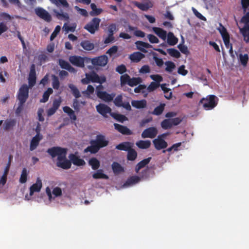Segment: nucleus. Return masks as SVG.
Wrapping results in <instances>:
<instances>
[{
  "instance_id": "12",
  "label": "nucleus",
  "mask_w": 249,
  "mask_h": 249,
  "mask_svg": "<svg viewBox=\"0 0 249 249\" xmlns=\"http://www.w3.org/2000/svg\"><path fill=\"white\" fill-rule=\"evenodd\" d=\"M36 76L35 65L32 64L30 68V71L28 77V83L29 87H33L36 83Z\"/></svg>"
},
{
  "instance_id": "24",
  "label": "nucleus",
  "mask_w": 249,
  "mask_h": 249,
  "mask_svg": "<svg viewBox=\"0 0 249 249\" xmlns=\"http://www.w3.org/2000/svg\"><path fill=\"white\" fill-rule=\"evenodd\" d=\"M141 180V178L137 176H133L129 178L124 184L125 187L133 185L138 183Z\"/></svg>"
},
{
  "instance_id": "7",
  "label": "nucleus",
  "mask_w": 249,
  "mask_h": 249,
  "mask_svg": "<svg viewBox=\"0 0 249 249\" xmlns=\"http://www.w3.org/2000/svg\"><path fill=\"white\" fill-rule=\"evenodd\" d=\"M100 22L101 19L94 18L84 26V28L91 34H94L99 29Z\"/></svg>"
},
{
  "instance_id": "10",
  "label": "nucleus",
  "mask_w": 249,
  "mask_h": 249,
  "mask_svg": "<svg viewBox=\"0 0 249 249\" xmlns=\"http://www.w3.org/2000/svg\"><path fill=\"white\" fill-rule=\"evenodd\" d=\"M108 62L107 55H103L93 58H90V63L94 66H105Z\"/></svg>"
},
{
  "instance_id": "46",
  "label": "nucleus",
  "mask_w": 249,
  "mask_h": 249,
  "mask_svg": "<svg viewBox=\"0 0 249 249\" xmlns=\"http://www.w3.org/2000/svg\"><path fill=\"white\" fill-rule=\"evenodd\" d=\"M161 126L164 129H168L172 127L171 119H166L161 123Z\"/></svg>"
},
{
  "instance_id": "63",
  "label": "nucleus",
  "mask_w": 249,
  "mask_h": 249,
  "mask_svg": "<svg viewBox=\"0 0 249 249\" xmlns=\"http://www.w3.org/2000/svg\"><path fill=\"white\" fill-rule=\"evenodd\" d=\"M150 78L154 80L155 81V82L159 84L163 80L162 76L159 74L151 75H150Z\"/></svg>"
},
{
  "instance_id": "61",
  "label": "nucleus",
  "mask_w": 249,
  "mask_h": 249,
  "mask_svg": "<svg viewBox=\"0 0 249 249\" xmlns=\"http://www.w3.org/2000/svg\"><path fill=\"white\" fill-rule=\"evenodd\" d=\"M178 47L182 53L185 54L189 53L188 48L185 45L182 44H179L178 45Z\"/></svg>"
},
{
  "instance_id": "40",
  "label": "nucleus",
  "mask_w": 249,
  "mask_h": 249,
  "mask_svg": "<svg viewBox=\"0 0 249 249\" xmlns=\"http://www.w3.org/2000/svg\"><path fill=\"white\" fill-rule=\"evenodd\" d=\"M110 115L114 119L121 123H123L124 121L127 120L126 116L121 114L113 112L110 113Z\"/></svg>"
},
{
  "instance_id": "32",
  "label": "nucleus",
  "mask_w": 249,
  "mask_h": 249,
  "mask_svg": "<svg viewBox=\"0 0 249 249\" xmlns=\"http://www.w3.org/2000/svg\"><path fill=\"white\" fill-rule=\"evenodd\" d=\"M151 158L149 157L145 159H143L140 162H139L136 166L135 167V171L136 173H138L140 170L143 167H144L147 164H148Z\"/></svg>"
},
{
  "instance_id": "60",
  "label": "nucleus",
  "mask_w": 249,
  "mask_h": 249,
  "mask_svg": "<svg viewBox=\"0 0 249 249\" xmlns=\"http://www.w3.org/2000/svg\"><path fill=\"white\" fill-rule=\"evenodd\" d=\"M58 64L61 68L66 70H67L70 65V64L67 61L62 59H59Z\"/></svg>"
},
{
  "instance_id": "55",
  "label": "nucleus",
  "mask_w": 249,
  "mask_h": 249,
  "mask_svg": "<svg viewBox=\"0 0 249 249\" xmlns=\"http://www.w3.org/2000/svg\"><path fill=\"white\" fill-rule=\"evenodd\" d=\"M127 71L125 66L124 64L117 66L116 68V71L121 74H123Z\"/></svg>"
},
{
  "instance_id": "27",
  "label": "nucleus",
  "mask_w": 249,
  "mask_h": 249,
  "mask_svg": "<svg viewBox=\"0 0 249 249\" xmlns=\"http://www.w3.org/2000/svg\"><path fill=\"white\" fill-rule=\"evenodd\" d=\"M53 4H55L57 7H62L63 8L69 7V4L67 0H49Z\"/></svg>"
},
{
  "instance_id": "36",
  "label": "nucleus",
  "mask_w": 249,
  "mask_h": 249,
  "mask_svg": "<svg viewBox=\"0 0 249 249\" xmlns=\"http://www.w3.org/2000/svg\"><path fill=\"white\" fill-rule=\"evenodd\" d=\"M68 87L71 89V93L75 98V99H77L81 96L79 89L75 85L70 84L68 85Z\"/></svg>"
},
{
  "instance_id": "35",
  "label": "nucleus",
  "mask_w": 249,
  "mask_h": 249,
  "mask_svg": "<svg viewBox=\"0 0 249 249\" xmlns=\"http://www.w3.org/2000/svg\"><path fill=\"white\" fill-rule=\"evenodd\" d=\"M178 41V39L175 36L174 34L172 32H169L167 35V43L171 46L176 45Z\"/></svg>"
},
{
  "instance_id": "31",
  "label": "nucleus",
  "mask_w": 249,
  "mask_h": 249,
  "mask_svg": "<svg viewBox=\"0 0 249 249\" xmlns=\"http://www.w3.org/2000/svg\"><path fill=\"white\" fill-rule=\"evenodd\" d=\"M90 7L92 11L89 12V15L92 17L98 16L103 11L102 8H98L96 5L94 3H91Z\"/></svg>"
},
{
  "instance_id": "23",
  "label": "nucleus",
  "mask_w": 249,
  "mask_h": 249,
  "mask_svg": "<svg viewBox=\"0 0 249 249\" xmlns=\"http://www.w3.org/2000/svg\"><path fill=\"white\" fill-rule=\"evenodd\" d=\"M240 33L243 36L246 43L249 42V24H245L243 27L240 28Z\"/></svg>"
},
{
  "instance_id": "58",
  "label": "nucleus",
  "mask_w": 249,
  "mask_h": 249,
  "mask_svg": "<svg viewBox=\"0 0 249 249\" xmlns=\"http://www.w3.org/2000/svg\"><path fill=\"white\" fill-rule=\"evenodd\" d=\"M116 30L117 28L116 24L114 23L110 24L107 28L108 34L113 36L114 32Z\"/></svg>"
},
{
  "instance_id": "29",
  "label": "nucleus",
  "mask_w": 249,
  "mask_h": 249,
  "mask_svg": "<svg viewBox=\"0 0 249 249\" xmlns=\"http://www.w3.org/2000/svg\"><path fill=\"white\" fill-rule=\"evenodd\" d=\"M131 105L136 108H143L146 107V101L145 100H133L131 102Z\"/></svg>"
},
{
  "instance_id": "49",
  "label": "nucleus",
  "mask_w": 249,
  "mask_h": 249,
  "mask_svg": "<svg viewBox=\"0 0 249 249\" xmlns=\"http://www.w3.org/2000/svg\"><path fill=\"white\" fill-rule=\"evenodd\" d=\"M168 53L172 57L178 58L180 56V53L178 51L174 48L168 49Z\"/></svg>"
},
{
  "instance_id": "8",
  "label": "nucleus",
  "mask_w": 249,
  "mask_h": 249,
  "mask_svg": "<svg viewBox=\"0 0 249 249\" xmlns=\"http://www.w3.org/2000/svg\"><path fill=\"white\" fill-rule=\"evenodd\" d=\"M29 87L26 84L22 85L19 89L17 98L21 104H24L29 97Z\"/></svg>"
},
{
  "instance_id": "21",
  "label": "nucleus",
  "mask_w": 249,
  "mask_h": 249,
  "mask_svg": "<svg viewBox=\"0 0 249 249\" xmlns=\"http://www.w3.org/2000/svg\"><path fill=\"white\" fill-rule=\"evenodd\" d=\"M114 125L115 128L123 135H130L132 134V132L125 126L116 123L114 124Z\"/></svg>"
},
{
  "instance_id": "6",
  "label": "nucleus",
  "mask_w": 249,
  "mask_h": 249,
  "mask_svg": "<svg viewBox=\"0 0 249 249\" xmlns=\"http://www.w3.org/2000/svg\"><path fill=\"white\" fill-rule=\"evenodd\" d=\"M69 60L72 65L81 68H85V64L90 63V58L86 56L82 57L74 55L70 56Z\"/></svg>"
},
{
  "instance_id": "51",
  "label": "nucleus",
  "mask_w": 249,
  "mask_h": 249,
  "mask_svg": "<svg viewBox=\"0 0 249 249\" xmlns=\"http://www.w3.org/2000/svg\"><path fill=\"white\" fill-rule=\"evenodd\" d=\"M76 27V25L74 23L73 24L72 26H69L67 25V23H65L63 29L67 32H74L75 30Z\"/></svg>"
},
{
  "instance_id": "22",
  "label": "nucleus",
  "mask_w": 249,
  "mask_h": 249,
  "mask_svg": "<svg viewBox=\"0 0 249 249\" xmlns=\"http://www.w3.org/2000/svg\"><path fill=\"white\" fill-rule=\"evenodd\" d=\"M144 57L145 55L142 53L139 52H136L130 54L129 56V58L130 59L131 62L134 63H138L140 62Z\"/></svg>"
},
{
  "instance_id": "15",
  "label": "nucleus",
  "mask_w": 249,
  "mask_h": 249,
  "mask_svg": "<svg viewBox=\"0 0 249 249\" xmlns=\"http://www.w3.org/2000/svg\"><path fill=\"white\" fill-rule=\"evenodd\" d=\"M52 11L54 16L59 20L68 21L69 19V14L66 12H64L62 9H60L58 11L57 9H53Z\"/></svg>"
},
{
  "instance_id": "44",
  "label": "nucleus",
  "mask_w": 249,
  "mask_h": 249,
  "mask_svg": "<svg viewBox=\"0 0 249 249\" xmlns=\"http://www.w3.org/2000/svg\"><path fill=\"white\" fill-rule=\"evenodd\" d=\"M52 86L54 89H58L60 87V82L59 81L58 77L54 74H52Z\"/></svg>"
},
{
  "instance_id": "59",
  "label": "nucleus",
  "mask_w": 249,
  "mask_h": 249,
  "mask_svg": "<svg viewBox=\"0 0 249 249\" xmlns=\"http://www.w3.org/2000/svg\"><path fill=\"white\" fill-rule=\"evenodd\" d=\"M72 107L76 112H79L80 111V102L77 99H74L73 100Z\"/></svg>"
},
{
  "instance_id": "11",
  "label": "nucleus",
  "mask_w": 249,
  "mask_h": 249,
  "mask_svg": "<svg viewBox=\"0 0 249 249\" xmlns=\"http://www.w3.org/2000/svg\"><path fill=\"white\" fill-rule=\"evenodd\" d=\"M158 133V130L156 127H149L144 129L142 133V138L153 139L156 137Z\"/></svg>"
},
{
  "instance_id": "17",
  "label": "nucleus",
  "mask_w": 249,
  "mask_h": 249,
  "mask_svg": "<svg viewBox=\"0 0 249 249\" xmlns=\"http://www.w3.org/2000/svg\"><path fill=\"white\" fill-rule=\"evenodd\" d=\"M42 186V181L39 178H37L36 183H34L30 188V195H33L35 192H39Z\"/></svg>"
},
{
  "instance_id": "20",
  "label": "nucleus",
  "mask_w": 249,
  "mask_h": 249,
  "mask_svg": "<svg viewBox=\"0 0 249 249\" xmlns=\"http://www.w3.org/2000/svg\"><path fill=\"white\" fill-rule=\"evenodd\" d=\"M42 135H36L31 140L30 145V150L33 151L39 145L40 141L42 139Z\"/></svg>"
},
{
  "instance_id": "26",
  "label": "nucleus",
  "mask_w": 249,
  "mask_h": 249,
  "mask_svg": "<svg viewBox=\"0 0 249 249\" xmlns=\"http://www.w3.org/2000/svg\"><path fill=\"white\" fill-rule=\"evenodd\" d=\"M80 46L86 51H91L94 48V44L88 40H83L80 43Z\"/></svg>"
},
{
  "instance_id": "64",
  "label": "nucleus",
  "mask_w": 249,
  "mask_h": 249,
  "mask_svg": "<svg viewBox=\"0 0 249 249\" xmlns=\"http://www.w3.org/2000/svg\"><path fill=\"white\" fill-rule=\"evenodd\" d=\"M240 22L245 24H249V11L241 18Z\"/></svg>"
},
{
  "instance_id": "14",
  "label": "nucleus",
  "mask_w": 249,
  "mask_h": 249,
  "mask_svg": "<svg viewBox=\"0 0 249 249\" xmlns=\"http://www.w3.org/2000/svg\"><path fill=\"white\" fill-rule=\"evenodd\" d=\"M155 148L158 150L166 148L168 146L167 142L163 139H160L159 137L155 139L153 141Z\"/></svg>"
},
{
  "instance_id": "4",
  "label": "nucleus",
  "mask_w": 249,
  "mask_h": 249,
  "mask_svg": "<svg viewBox=\"0 0 249 249\" xmlns=\"http://www.w3.org/2000/svg\"><path fill=\"white\" fill-rule=\"evenodd\" d=\"M218 99L214 95H208L206 98H202L199 102V105H202L204 109L211 110L217 105Z\"/></svg>"
},
{
  "instance_id": "38",
  "label": "nucleus",
  "mask_w": 249,
  "mask_h": 249,
  "mask_svg": "<svg viewBox=\"0 0 249 249\" xmlns=\"http://www.w3.org/2000/svg\"><path fill=\"white\" fill-rule=\"evenodd\" d=\"M92 177L94 179H108V177L103 173L102 169L98 170L97 171L92 175Z\"/></svg>"
},
{
  "instance_id": "13",
  "label": "nucleus",
  "mask_w": 249,
  "mask_h": 249,
  "mask_svg": "<svg viewBox=\"0 0 249 249\" xmlns=\"http://www.w3.org/2000/svg\"><path fill=\"white\" fill-rule=\"evenodd\" d=\"M97 112L104 117H106L107 114L111 113V109L108 106L100 103L96 107Z\"/></svg>"
},
{
  "instance_id": "43",
  "label": "nucleus",
  "mask_w": 249,
  "mask_h": 249,
  "mask_svg": "<svg viewBox=\"0 0 249 249\" xmlns=\"http://www.w3.org/2000/svg\"><path fill=\"white\" fill-rule=\"evenodd\" d=\"M239 60L241 65L244 67H246L249 61V56L248 54H243L240 53L239 55Z\"/></svg>"
},
{
  "instance_id": "28",
  "label": "nucleus",
  "mask_w": 249,
  "mask_h": 249,
  "mask_svg": "<svg viewBox=\"0 0 249 249\" xmlns=\"http://www.w3.org/2000/svg\"><path fill=\"white\" fill-rule=\"evenodd\" d=\"M64 112L68 114L71 120L72 121H76L77 117L73 111L70 107L68 106H65L63 107Z\"/></svg>"
},
{
  "instance_id": "33",
  "label": "nucleus",
  "mask_w": 249,
  "mask_h": 249,
  "mask_svg": "<svg viewBox=\"0 0 249 249\" xmlns=\"http://www.w3.org/2000/svg\"><path fill=\"white\" fill-rule=\"evenodd\" d=\"M151 144V142L149 140H140L136 143V145L139 148L143 149L150 147Z\"/></svg>"
},
{
  "instance_id": "56",
  "label": "nucleus",
  "mask_w": 249,
  "mask_h": 249,
  "mask_svg": "<svg viewBox=\"0 0 249 249\" xmlns=\"http://www.w3.org/2000/svg\"><path fill=\"white\" fill-rule=\"evenodd\" d=\"M94 91V88L92 85H88L87 90L83 91L82 93L89 96L90 94L93 93Z\"/></svg>"
},
{
  "instance_id": "57",
  "label": "nucleus",
  "mask_w": 249,
  "mask_h": 249,
  "mask_svg": "<svg viewBox=\"0 0 249 249\" xmlns=\"http://www.w3.org/2000/svg\"><path fill=\"white\" fill-rule=\"evenodd\" d=\"M147 38L149 42L151 43H158L159 42V40L158 37L152 34L148 35Z\"/></svg>"
},
{
  "instance_id": "39",
  "label": "nucleus",
  "mask_w": 249,
  "mask_h": 249,
  "mask_svg": "<svg viewBox=\"0 0 249 249\" xmlns=\"http://www.w3.org/2000/svg\"><path fill=\"white\" fill-rule=\"evenodd\" d=\"M89 164L93 170H97L100 167V161L95 158H91L89 161Z\"/></svg>"
},
{
  "instance_id": "45",
  "label": "nucleus",
  "mask_w": 249,
  "mask_h": 249,
  "mask_svg": "<svg viewBox=\"0 0 249 249\" xmlns=\"http://www.w3.org/2000/svg\"><path fill=\"white\" fill-rule=\"evenodd\" d=\"M164 64L166 66L165 70L169 73H171L176 68L175 64L172 61H167Z\"/></svg>"
},
{
  "instance_id": "37",
  "label": "nucleus",
  "mask_w": 249,
  "mask_h": 249,
  "mask_svg": "<svg viewBox=\"0 0 249 249\" xmlns=\"http://www.w3.org/2000/svg\"><path fill=\"white\" fill-rule=\"evenodd\" d=\"M165 107V104L164 103H161L160 106L155 108L151 114L157 116L161 115L164 110Z\"/></svg>"
},
{
  "instance_id": "48",
  "label": "nucleus",
  "mask_w": 249,
  "mask_h": 249,
  "mask_svg": "<svg viewBox=\"0 0 249 249\" xmlns=\"http://www.w3.org/2000/svg\"><path fill=\"white\" fill-rule=\"evenodd\" d=\"M134 3L136 6L142 11H146L149 8V4L147 3H143L135 1Z\"/></svg>"
},
{
  "instance_id": "50",
  "label": "nucleus",
  "mask_w": 249,
  "mask_h": 249,
  "mask_svg": "<svg viewBox=\"0 0 249 249\" xmlns=\"http://www.w3.org/2000/svg\"><path fill=\"white\" fill-rule=\"evenodd\" d=\"M218 30L220 32L223 39L230 36L226 29L221 24H220V27L218 29Z\"/></svg>"
},
{
  "instance_id": "5",
  "label": "nucleus",
  "mask_w": 249,
  "mask_h": 249,
  "mask_svg": "<svg viewBox=\"0 0 249 249\" xmlns=\"http://www.w3.org/2000/svg\"><path fill=\"white\" fill-rule=\"evenodd\" d=\"M142 80L140 77H132L127 73L122 75L120 77V85L121 87L127 84L130 87H134L140 84Z\"/></svg>"
},
{
  "instance_id": "19",
  "label": "nucleus",
  "mask_w": 249,
  "mask_h": 249,
  "mask_svg": "<svg viewBox=\"0 0 249 249\" xmlns=\"http://www.w3.org/2000/svg\"><path fill=\"white\" fill-rule=\"evenodd\" d=\"M135 44L137 49L144 53H146L147 52L145 48L149 49L152 48V46L151 45L147 42H144L142 41H137L135 42Z\"/></svg>"
},
{
  "instance_id": "34",
  "label": "nucleus",
  "mask_w": 249,
  "mask_h": 249,
  "mask_svg": "<svg viewBox=\"0 0 249 249\" xmlns=\"http://www.w3.org/2000/svg\"><path fill=\"white\" fill-rule=\"evenodd\" d=\"M131 148V143L129 142H122L116 146V148L120 150L128 151Z\"/></svg>"
},
{
  "instance_id": "2",
  "label": "nucleus",
  "mask_w": 249,
  "mask_h": 249,
  "mask_svg": "<svg viewBox=\"0 0 249 249\" xmlns=\"http://www.w3.org/2000/svg\"><path fill=\"white\" fill-rule=\"evenodd\" d=\"M91 145L88 146L84 150L85 153L90 152L95 154L103 147L108 145L109 141L106 139L105 136L102 134L97 135L96 139L91 140L90 142Z\"/></svg>"
},
{
  "instance_id": "52",
  "label": "nucleus",
  "mask_w": 249,
  "mask_h": 249,
  "mask_svg": "<svg viewBox=\"0 0 249 249\" xmlns=\"http://www.w3.org/2000/svg\"><path fill=\"white\" fill-rule=\"evenodd\" d=\"M61 30V27L59 25H57L53 32L52 33L50 36V40L53 41L57 36Z\"/></svg>"
},
{
  "instance_id": "16",
  "label": "nucleus",
  "mask_w": 249,
  "mask_h": 249,
  "mask_svg": "<svg viewBox=\"0 0 249 249\" xmlns=\"http://www.w3.org/2000/svg\"><path fill=\"white\" fill-rule=\"evenodd\" d=\"M115 94L114 93L109 94L106 91L98 92L97 97L106 102H109L113 100Z\"/></svg>"
},
{
  "instance_id": "41",
  "label": "nucleus",
  "mask_w": 249,
  "mask_h": 249,
  "mask_svg": "<svg viewBox=\"0 0 249 249\" xmlns=\"http://www.w3.org/2000/svg\"><path fill=\"white\" fill-rule=\"evenodd\" d=\"M112 168L115 174H119L124 171L123 167L118 162H113L112 164Z\"/></svg>"
},
{
  "instance_id": "54",
  "label": "nucleus",
  "mask_w": 249,
  "mask_h": 249,
  "mask_svg": "<svg viewBox=\"0 0 249 249\" xmlns=\"http://www.w3.org/2000/svg\"><path fill=\"white\" fill-rule=\"evenodd\" d=\"M160 84L159 83H156L155 82H152L148 86L147 89L148 92H152L157 89L160 86Z\"/></svg>"
},
{
  "instance_id": "30",
  "label": "nucleus",
  "mask_w": 249,
  "mask_h": 249,
  "mask_svg": "<svg viewBox=\"0 0 249 249\" xmlns=\"http://www.w3.org/2000/svg\"><path fill=\"white\" fill-rule=\"evenodd\" d=\"M154 33L160 38L163 40H165L167 32L163 29L159 27H154L153 28Z\"/></svg>"
},
{
  "instance_id": "53",
  "label": "nucleus",
  "mask_w": 249,
  "mask_h": 249,
  "mask_svg": "<svg viewBox=\"0 0 249 249\" xmlns=\"http://www.w3.org/2000/svg\"><path fill=\"white\" fill-rule=\"evenodd\" d=\"M114 103L116 106L121 107L123 106V97L121 95H118L114 99Z\"/></svg>"
},
{
  "instance_id": "1",
  "label": "nucleus",
  "mask_w": 249,
  "mask_h": 249,
  "mask_svg": "<svg viewBox=\"0 0 249 249\" xmlns=\"http://www.w3.org/2000/svg\"><path fill=\"white\" fill-rule=\"evenodd\" d=\"M47 152L52 158L57 157L56 165L58 167L65 170L69 169L71 167V161L66 157L67 148L54 146L49 148Z\"/></svg>"
},
{
  "instance_id": "9",
  "label": "nucleus",
  "mask_w": 249,
  "mask_h": 249,
  "mask_svg": "<svg viewBox=\"0 0 249 249\" xmlns=\"http://www.w3.org/2000/svg\"><path fill=\"white\" fill-rule=\"evenodd\" d=\"M36 14L41 19L50 22L52 20L51 15L41 7H37L35 9Z\"/></svg>"
},
{
  "instance_id": "25",
  "label": "nucleus",
  "mask_w": 249,
  "mask_h": 249,
  "mask_svg": "<svg viewBox=\"0 0 249 249\" xmlns=\"http://www.w3.org/2000/svg\"><path fill=\"white\" fill-rule=\"evenodd\" d=\"M16 124V121L15 119H7L3 124L4 129L6 131L12 129Z\"/></svg>"
},
{
  "instance_id": "47",
  "label": "nucleus",
  "mask_w": 249,
  "mask_h": 249,
  "mask_svg": "<svg viewBox=\"0 0 249 249\" xmlns=\"http://www.w3.org/2000/svg\"><path fill=\"white\" fill-rule=\"evenodd\" d=\"M28 171L26 168H24L22 170L19 178V182L21 183H25L27 179Z\"/></svg>"
},
{
  "instance_id": "18",
  "label": "nucleus",
  "mask_w": 249,
  "mask_h": 249,
  "mask_svg": "<svg viewBox=\"0 0 249 249\" xmlns=\"http://www.w3.org/2000/svg\"><path fill=\"white\" fill-rule=\"evenodd\" d=\"M69 158L71 161L74 165L76 166H83L86 164L84 160L80 159L79 157L76 156L73 154H71Z\"/></svg>"
},
{
  "instance_id": "42",
  "label": "nucleus",
  "mask_w": 249,
  "mask_h": 249,
  "mask_svg": "<svg viewBox=\"0 0 249 249\" xmlns=\"http://www.w3.org/2000/svg\"><path fill=\"white\" fill-rule=\"evenodd\" d=\"M127 159L128 160L133 161L137 157V152L134 149L131 148L128 151H127Z\"/></svg>"
},
{
  "instance_id": "62",
  "label": "nucleus",
  "mask_w": 249,
  "mask_h": 249,
  "mask_svg": "<svg viewBox=\"0 0 249 249\" xmlns=\"http://www.w3.org/2000/svg\"><path fill=\"white\" fill-rule=\"evenodd\" d=\"M61 102L62 100L60 97L58 99H55L53 101L52 107L57 110L60 106Z\"/></svg>"
},
{
  "instance_id": "3",
  "label": "nucleus",
  "mask_w": 249,
  "mask_h": 249,
  "mask_svg": "<svg viewBox=\"0 0 249 249\" xmlns=\"http://www.w3.org/2000/svg\"><path fill=\"white\" fill-rule=\"evenodd\" d=\"M86 78L81 79V82L83 84L86 85L92 83H97L102 84L106 82V77L103 75L99 76L95 71H92L90 73H86Z\"/></svg>"
}]
</instances>
